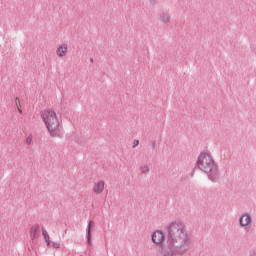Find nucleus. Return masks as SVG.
I'll use <instances>...</instances> for the list:
<instances>
[{
  "label": "nucleus",
  "mask_w": 256,
  "mask_h": 256,
  "mask_svg": "<svg viewBox=\"0 0 256 256\" xmlns=\"http://www.w3.org/2000/svg\"><path fill=\"white\" fill-rule=\"evenodd\" d=\"M105 188V182L100 180L98 183L94 184V193L101 194Z\"/></svg>",
  "instance_id": "9"
},
{
  "label": "nucleus",
  "mask_w": 256,
  "mask_h": 256,
  "mask_svg": "<svg viewBox=\"0 0 256 256\" xmlns=\"http://www.w3.org/2000/svg\"><path fill=\"white\" fill-rule=\"evenodd\" d=\"M250 256H256V252H254L253 254H251Z\"/></svg>",
  "instance_id": "21"
},
{
  "label": "nucleus",
  "mask_w": 256,
  "mask_h": 256,
  "mask_svg": "<svg viewBox=\"0 0 256 256\" xmlns=\"http://www.w3.org/2000/svg\"><path fill=\"white\" fill-rule=\"evenodd\" d=\"M95 228L94 221L88 222V228L86 229V239L88 241V245H92V230Z\"/></svg>",
  "instance_id": "7"
},
{
  "label": "nucleus",
  "mask_w": 256,
  "mask_h": 256,
  "mask_svg": "<svg viewBox=\"0 0 256 256\" xmlns=\"http://www.w3.org/2000/svg\"><path fill=\"white\" fill-rule=\"evenodd\" d=\"M151 5H155V0H150Z\"/></svg>",
  "instance_id": "20"
},
{
  "label": "nucleus",
  "mask_w": 256,
  "mask_h": 256,
  "mask_svg": "<svg viewBox=\"0 0 256 256\" xmlns=\"http://www.w3.org/2000/svg\"><path fill=\"white\" fill-rule=\"evenodd\" d=\"M197 161H213L211 151L206 147L202 152H200Z\"/></svg>",
  "instance_id": "4"
},
{
  "label": "nucleus",
  "mask_w": 256,
  "mask_h": 256,
  "mask_svg": "<svg viewBox=\"0 0 256 256\" xmlns=\"http://www.w3.org/2000/svg\"><path fill=\"white\" fill-rule=\"evenodd\" d=\"M139 146V140H134L133 141V149H135V147Z\"/></svg>",
  "instance_id": "18"
},
{
  "label": "nucleus",
  "mask_w": 256,
  "mask_h": 256,
  "mask_svg": "<svg viewBox=\"0 0 256 256\" xmlns=\"http://www.w3.org/2000/svg\"><path fill=\"white\" fill-rule=\"evenodd\" d=\"M41 230H42V236L44 237V240H45V241H46V240H49V239H50V236H49L48 232L45 230V228L42 227Z\"/></svg>",
  "instance_id": "13"
},
{
  "label": "nucleus",
  "mask_w": 256,
  "mask_h": 256,
  "mask_svg": "<svg viewBox=\"0 0 256 256\" xmlns=\"http://www.w3.org/2000/svg\"><path fill=\"white\" fill-rule=\"evenodd\" d=\"M15 103H16V106H17L18 111L21 112V110L19 109V108L21 107V105L19 104V98H16V99H15Z\"/></svg>",
  "instance_id": "16"
},
{
  "label": "nucleus",
  "mask_w": 256,
  "mask_h": 256,
  "mask_svg": "<svg viewBox=\"0 0 256 256\" xmlns=\"http://www.w3.org/2000/svg\"><path fill=\"white\" fill-rule=\"evenodd\" d=\"M150 149H152V153H157V140L150 142Z\"/></svg>",
  "instance_id": "12"
},
{
  "label": "nucleus",
  "mask_w": 256,
  "mask_h": 256,
  "mask_svg": "<svg viewBox=\"0 0 256 256\" xmlns=\"http://www.w3.org/2000/svg\"><path fill=\"white\" fill-rule=\"evenodd\" d=\"M58 57H65L67 55V44L60 45L56 50Z\"/></svg>",
  "instance_id": "10"
},
{
  "label": "nucleus",
  "mask_w": 256,
  "mask_h": 256,
  "mask_svg": "<svg viewBox=\"0 0 256 256\" xmlns=\"http://www.w3.org/2000/svg\"><path fill=\"white\" fill-rule=\"evenodd\" d=\"M239 224L241 227H250L252 224V217L246 213L239 218Z\"/></svg>",
  "instance_id": "6"
},
{
  "label": "nucleus",
  "mask_w": 256,
  "mask_h": 256,
  "mask_svg": "<svg viewBox=\"0 0 256 256\" xmlns=\"http://www.w3.org/2000/svg\"><path fill=\"white\" fill-rule=\"evenodd\" d=\"M52 247L55 249H59L60 248V244L56 243V242H52Z\"/></svg>",
  "instance_id": "17"
},
{
  "label": "nucleus",
  "mask_w": 256,
  "mask_h": 256,
  "mask_svg": "<svg viewBox=\"0 0 256 256\" xmlns=\"http://www.w3.org/2000/svg\"><path fill=\"white\" fill-rule=\"evenodd\" d=\"M167 246L163 256H186L190 249V238L183 223L172 222L167 228Z\"/></svg>",
  "instance_id": "1"
},
{
  "label": "nucleus",
  "mask_w": 256,
  "mask_h": 256,
  "mask_svg": "<svg viewBox=\"0 0 256 256\" xmlns=\"http://www.w3.org/2000/svg\"><path fill=\"white\" fill-rule=\"evenodd\" d=\"M160 19L162 22L164 23H171V15H169V13H165V12H162L160 14Z\"/></svg>",
  "instance_id": "11"
},
{
  "label": "nucleus",
  "mask_w": 256,
  "mask_h": 256,
  "mask_svg": "<svg viewBox=\"0 0 256 256\" xmlns=\"http://www.w3.org/2000/svg\"><path fill=\"white\" fill-rule=\"evenodd\" d=\"M90 62L93 63V58H90Z\"/></svg>",
  "instance_id": "22"
},
{
  "label": "nucleus",
  "mask_w": 256,
  "mask_h": 256,
  "mask_svg": "<svg viewBox=\"0 0 256 256\" xmlns=\"http://www.w3.org/2000/svg\"><path fill=\"white\" fill-rule=\"evenodd\" d=\"M40 236V226L38 224L33 225L30 228V238L32 240H35L36 238H38Z\"/></svg>",
  "instance_id": "8"
},
{
  "label": "nucleus",
  "mask_w": 256,
  "mask_h": 256,
  "mask_svg": "<svg viewBox=\"0 0 256 256\" xmlns=\"http://www.w3.org/2000/svg\"><path fill=\"white\" fill-rule=\"evenodd\" d=\"M165 236L162 231H156L152 234V242L162 246Z\"/></svg>",
  "instance_id": "5"
},
{
  "label": "nucleus",
  "mask_w": 256,
  "mask_h": 256,
  "mask_svg": "<svg viewBox=\"0 0 256 256\" xmlns=\"http://www.w3.org/2000/svg\"><path fill=\"white\" fill-rule=\"evenodd\" d=\"M45 242H46V246H50L51 245V240L50 239H46Z\"/></svg>",
  "instance_id": "19"
},
{
  "label": "nucleus",
  "mask_w": 256,
  "mask_h": 256,
  "mask_svg": "<svg viewBox=\"0 0 256 256\" xmlns=\"http://www.w3.org/2000/svg\"><path fill=\"white\" fill-rule=\"evenodd\" d=\"M32 141H33V136H28L26 139V145H31Z\"/></svg>",
  "instance_id": "15"
},
{
  "label": "nucleus",
  "mask_w": 256,
  "mask_h": 256,
  "mask_svg": "<svg viewBox=\"0 0 256 256\" xmlns=\"http://www.w3.org/2000/svg\"><path fill=\"white\" fill-rule=\"evenodd\" d=\"M198 169L207 173L212 182H219V170L215 161H197Z\"/></svg>",
  "instance_id": "3"
},
{
  "label": "nucleus",
  "mask_w": 256,
  "mask_h": 256,
  "mask_svg": "<svg viewBox=\"0 0 256 256\" xmlns=\"http://www.w3.org/2000/svg\"><path fill=\"white\" fill-rule=\"evenodd\" d=\"M51 137H57L59 132V119L53 110H44L41 115Z\"/></svg>",
  "instance_id": "2"
},
{
  "label": "nucleus",
  "mask_w": 256,
  "mask_h": 256,
  "mask_svg": "<svg viewBox=\"0 0 256 256\" xmlns=\"http://www.w3.org/2000/svg\"><path fill=\"white\" fill-rule=\"evenodd\" d=\"M140 171H141V173H143V174L148 173L149 167H148L147 165L141 166V167H140Z\"/></svg>",
  "instance_id": "14"
}]
</instances>
